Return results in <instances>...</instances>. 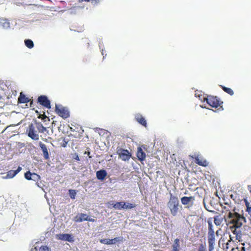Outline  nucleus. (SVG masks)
<instances>
[{
    "label": "nucleus",
    "mask_w": 251,
    "mask_h": 251,
    "mask_svg": "<svg viewBox=\"0 0 251 251\" xmlns=\"http://www.w3.org/2000/svg\"><path fill=\"white\" fill-rule=\"evenodd\" d=\"M230 197L235 203L238 204L240 203L242 201H244V199H246L244 198H240V195L236 192H234L233 194H232L230 195Z\"/></svg>",
    "instance_id": "16"
},
{
    "label": "nucleus",
    "mask_w": 251,
    "mask_h": 251,
    "mask_svg": "<svg viewBox=\"0 0 251 251\" xmlns=\"http://www.w3.org/2000/svg\"><path fill=\"white\" fill-rule=\"evenodd\" d=\"M136 205L135 203H126L125 202L124 209H131L135 208Z\"/></svg>",
    "instance_id": "25"
},
{
    "label": "nucleus",
    "mask_w": 251,
    "mask_h": 251,
    "mask_svg": "<svg viewBox=\"0 0 251 251\" xmlns=\"http://www.w3.org/2000/svg\"><path fill=\"white\" fill-rule=\"evenodd\" d=\"M136 121L138 122L141 125L146 126H147V122L144 117L140 114H138L135 116Z\"/></svg>",
    "instance_id": "17"
},
{
    "label": "nucleus",
    "mask_w": 251,
    "mask_h": 251,
    "mask_svg": "<svg viewBox=\"0 0 251 251\" xmlns=\"http://www.w3.org/2000/svg\"><path fill=\"white\" fill-rule=\"evenodd\" d=\"M137 157L139 160L143 161L145 160L146 155L141 147H138L136 153Z\"/></svg>",
    "instance_id": "14"
},
{
    "label": "nucleus",
    "mask_w": 251,
    "mask_h": 251,
    "mask_svg": "<svg viewBox=\"0 0 251 251\" xmlns=\"http://www.w3.org/2000/svg\"><path fill=\"white\" fill-rule=\"evenodd\" d=\"M39 251H49V248L47 246H42Z\"/></svg>",
    "instance_id": "34"
},
{
    "label": "nucleus",
    "mask_w": 251,
    "mask_h": 251,
    "mask_svg": "<svg viewBox=\"0 0 251 251\" xmlns=\"http://www.w3.org/2000/svg\"><path fill=\"white\" fill-rule=\"evenodd\" d=\"M203 203H204V207L205 208V209L209 211H211V210L209 209V208L207 207V206L206 205V204L204 203V201H203Z\"/></svg>",
    "instance_id": "40"
},
{
    "label": "nucleus",
    "mask_w": 251,
    "mask_h": 251,
    "mask_svg": "<svg viewBox=\"0 0 251 251\" xmlns=\"http://www.w3.org/2000/svg\"><path fill=\"white\" fill-rule=\"evenodd\" d=\"M167 207L169 209L171 214L174 216H176L180 212L179 202L177 197L170 193V197L167 203Z\"/></svg>",
    "instance_id": "2"
},
{
    "label": "nucleus",
    "mask_w": 251,
    "mask_h": 251,
    "mask_svg": "<svg viewBox=\"0 0 251 251\" xmlns=\"http://www.w3.org/2000/svg\"><path fill=\"white\" fill-rule=\"evenodd\" d=\"M2 22H1V23L3 25L4 27L7 28L9 27L10 24L9 22L6 20H3Z\"/></svg>",
    "instance_id": "31"
},
{
    "label": "nucleus",
    "mask_w": 251,
    "mask_h": 251,
    "mask_svg": "<svg viewBox=\"0 0 251 251\" xmlns=\"http://www.w3.org/2000/svg\"><path fill=\"white\" fill-rule=\"evenodd\" d=\"M222 221H214V223H215L216 225H220L221 224Z\"/></svg>",
    "instance_id": "37"
},
{
    "label": "nucleus",
    "mask_w": 251,
    "mask_h": 251,
    "mask_svg": "<svg viewBox=\"0 0 251 251\" xmlns=\"http://www.w3.org/2000/svg\"><path fill=\"white\" fill-rule=\"evenodd\" d=\"M38 249L37 247H34V248H32L31 250V251H37Z\"/></svg>",
    "instance_id": "41"
},
{
    "label": "nucleus",
    "mask_w": 251,
    "mask_h": 251,
    "mask_svg": "<svg viewBox=\"0 0 251 251\" xmlns=\"http://www.w3.org/2000/svg\"><path fill=\"white\" fill-rule=\"evenodd\" d=\"M181 203L184 205H187L189 204L192 206L195 201V197L193 196L190 197H183L180 199Z\"/></svg>",
    "instance_id": "10"
},
{
    "label": "nucleus",
    "mask_w": 251,
    "mask_h": 251,
    "mask_svg": "<svg viewBox=\"0 0 251 251\" xmlns=\"http://www.w3.org/2000/svg\"><path fill=\"white\" fill-rule=\"evenodd\" d=\"M203 101H206L208 104L214 108L218 107L223 103V102L217 97L212 96H209L207 98H204Z\"/></svg>",
    "instance_id": "6"
},
{
    "label": "nucleus",
    "mask_w": 251,
    "mask_h": 251,
    "mask_svg": "<svg viewBox=\"0 0 251 251\" xmlns=\"http://www.w3.org/2000/svg\"><path fill=\"white\" fill-rule=\"evenodd\" d=\"M75 220H91L88 218V216L86 214L78 213L75 217Z\"/></svg>",
    "instance_id": "23"
},
{
    "label": "nucleus",
    "mask_w": 251,
    "mask_h": 251,
    "mask_svg": "<svg viewBox=\"0 0 251 251\" xmlns=\"http://www.w3.org/2000/svg\"><path fill=\"white\" fill-rule=\"evenodd\" d=\"M79 221V222H82V221H81V220H80V221Z\"/></svg>",
    "instance_id": "45"
},
{
    "label": "nucleus",
    "mask_w": 251,
    "mask_h": 251,
    "mask_svg": "<svg viewBox=\"0 0 251 251\" xmlns=\"http://www.w3.org/2000/svg\"><path fill=\"white\" fill-rule=\"evenodd\" d=\"M38 118L39 119H41L42 120H44L46 118L48 119V120L50 121V119H49L48 117H47V116L45 114H40L39 116H38Z\"/></svg>",
    "instance_id": "33"
},
{
    "label": "nucleus",
    "mask_w": 251,
    "mask_h": 251,
    "mask_svg": "<svg viewBox=\"0 0 251 251\" xmlns=\"http://www.w3.org/2000/svg\"><path fill=\"white\" fill-rule=\"evenodd\" d=\"M195 95L196 96H197V93H196Z\"/></svg>",
    "instance_id": "44"
},
{
    "label": "nucleus",
    "mask_w": 251,
    "mask_h": 251,
    "mask_svg": "<svg viewBox=\"0 0 251 251\" xmlns=\"http://www.w3.org/2000/svg\"><path fill=\"white\" fill-rule=\"evenodd\" d=\"M55 112L58 116L64 119L70 117V112L68 109L61 104H55Z\"/></svg>",
    "instance_id": "5"
},
{
    "label": "nucleus",
    "mask_w": 251,
    "mask_h": 251,
    "mask_svg": "<svg viewBox=\"0 0 251 251\" xmlns=\"http://www.w3.org/2000/svg\"><path fill=\"white\" fill-rule=\"evenodd\" d=\"M84 154H87V155H88V157H89V158H91L92 157L90 155V151H85L84 152Z\"/></svg>",
    "instance_id": "38"
},
{
    "label": "nucleus",
    "mask_w": 251,
    "mask_h": 251,
    "mask_svg": "<svg viewBox=\"0 0 251 251\" xmlns=\"http://www.w3.org/2000/svg\"><path fill=\"white\" fill-rule=\"evenodd\" d=\"M244 201L247 207V211L248 212L249 214L251 216V206L247 199H244Z\"/></svg>",
    "instance_id": "29"
},
{
    "label": "nucleus",
    "mask_w": 251,
    "mask_h": 251,
    "mask_svg": "<svg viewBox=\"0 0 251 251\" xmlns=\"http://www.w3.org/2000/svg\"><path fill=\"white\" fill-rule=\"evenodd\" d=\"M69 194L70 198L74 200L75 199L76 194L75 190H73V189H70L69 190Z\"/></svg>",
    "instance_id": "30"
},
{
    "label": "nucleus",
    "mask_w": 251,
    "mask_h": 251,
    "mask_svg": "<svg viewBox=\"0 0 251 251\" xmlns=\"http://www.w3.org/2000/svg\"><path fill=\"white\" fill-rule=\"evenodd\" d=\"M124 205H125V202L124 201L116 202L112 204L113 207L118 210L124 209Z\"/></svg>",
    "instance_id": "20"
},
{
    "label": "nucleus",
    "mask_w": 251,
    "mask_h": 251,
    "mask_svg": "<svg viewBox=\"0 0 251 251\" xmlns=\"http://www.w3.org/2000/svg\"><path fill=\"white\" fill-rule=\"evenodd\" d=\"M22 170V167L19 166L16 170H10L7 173L6 178H12L14 177Z\"/></svg>",
    "instance_id": "15"
},
{
    "label": "nucleus",
    "mask_w": 251,
    "mask_h": 251,
    "mask_svg": "<svg viewBox=\"0 0 251 251\" xmlns=\"http://www.w3.org/2000/svg\"><path fill=\"white\" fill-rule=\"evenodd\" d=\"M74 159H75V160H77V161H79V160H80V159H79V156H78V154H76V153H75V156H74Z\"/></svg>",
    "instance_id": "36"
},
{
    "label": "nucleus",
    "mask_w": 251,
    "mask_h": 251,
    "mask_svg": "<svg viewBox=\"0 0 251 251\" xmlns=\"http://www.w3.org/2000/svg\"><path fill=\"white\" fill-rule=\"evenodd\" d=\"M68 141H66L65 140H64L63 143L62 145H61V146L63 147H66L67 146V144H68Z\"/></svg>",
    "instance_id": "35"
},
{
    "label": "nucleus",
    "mask_w": 251,
    "mask_h": 251,
    "mask_svg": "<svg viewBox=\"0 0 251 251\" xmlns=\"http://www.w3.org/2000/svg\"><path fill=\"white\" fill-rule=\"evenodd\" d=\"M195 162L200 166L207 167L209 165L208 162L205 159L201 158L199 156L195 157Z\"/></svg>",
    "instance_id": "11"
},
{
    "label": "nucleus",
    "mask_w": 251,
    "mask_h": 251,
    "mask_svg": "<svg viewBox=\"0 0 251 251\" xmlns=\"http://www.w3.org/2000/svg\"><path fill=\"white\" fill-rule=\"evenodd\" d=\"M241 251H245V248L244 247H242L241 249Z\"/></svg>",
    "instance_id": "42"
},
{
    "label": "nucleus",
    "mask_w": 251,
    "mask_h": 251,
    "mask_svg": "<svg viewBox=\"0 0 251 251\" xmlns=\"http://www.w3.org/2000/svg\"><path fill=\"white\" fill-rule=\"evenodd\" d=\"M37 102L48 109L51 108L50 101L46 96L41 95L39 96L37 99Z\"/></svg>",
    "instance_id": "8"
},
{
    "label": "nucleus",
    "mask_w": 251,
    "mask_h": 251,
    "mask_svg": "<svg viewBox=\"0 0 251 251\" xmlns=\"http://www.w3.org/2000/svg\"><path fill=\"white\" fill-rule=\"evenodd\" d=\"M231 241H232V238L231 237V235H230V240H229L227 243H226V248H228L227 246L229 245V243Z\"/></svg>",
    "instance_id": "39"
},
{
    "label": "nucleus",
    "mask_w": 251,
    "mask_h": 251,
    "mask_svg": "<svg viewBox=\"0 0 251 251\" xmlns=\"http://www.w3.org/2000/svg\"><path fill=\"white\" fill-rule=\"evenodd\" d=\"M208 231L207 234L208 251H212L215 244V236L211 221H208Z\"/></svg>",
    "instance_id": "3"
},
{
    "label": "nucleus",
    "mask_w": 251,
    "mask_h": 251,
    "mask_svg": "<svg viewBox=\"0 0 251 251\" xmlns=\"http://www.w3.org/2000/svg\"><path fill=\"white\" fill-rule=\"evenodd\" d=\"M112 240V244H115L116 243H121L123 242L124 241V238L122 236L115 237L113 239H111Z\"/></svg>",
    "instance_id": "27"
},
{
    "label": "nucleus",
    "mask_w": 251,
    "mask_h": 251,
    "mask_svg": "<svg viewBox=\"0 0 251 251\" xmlns=\"http://www.w3.org/2000/svg\"><path fill=\"white\" fill-rule=\"evenodd\" d=\"M100 242L101 244L106 245H111L112 244V240L109 239H101L100 240Z\"/></svg>",
    "instance_id": "28"
},
{
    "label": "nucleus",
    "mask_w": 251,
    "mask_h": 251,
    "mask_svg": "<svg viewBox=\"0 0 251 251\" xmlns=\"http://www.w3.org/2000/svg\"><path fill=\"white\" fill-rule=\"evenodd\" d=\"M55 238L57 240H62L64 241H68L69 242H73L74 238L70 234H56Z\"/></svg>",
    "instance_id": "9"
},
{
    "label": "nucleus",
    "mask_w": 251,
    "mask_h": 251,
    "mask_svg": "<svg viewBox=\"0 0 251 251\" xmlns=\"http://www.w3.org/2000/svg\"><path fill=\"white\" fill-rule=\"evenodd\" d=\"M39 145L43 153L44 158L46 160L48 159L49 158V153L46 145L41 142H39Z\"/></svg>",
    "instance_id": "13"
},
{
    "label": "nucleus",
    "mask_w": 251,
    "mask_h": 251,
    "mask_svg": "<svg viewBox=\"0 0 251 251\" xmlns=\"http://www.w3.org/2000/svg\"><path fill=\"white\" fill-rule=\"evenodd\" d=\"M198 251H206L205 246L203 244H201L199 246Z\"/></svg>",
    "instance_id": "32"
},
{
    "label": "nucleus",
    "mask_w": 251,
    "mask_h": 251,
    "mask_svg": "<svg viewBox=\"0 0 251 251\" xmlns=\"http://www.w3.org/2000/svg\"><path fill=\"white\" fill-rule=\"evenodd\" d=\"M107 174L105 170H100L98 171L96 173L97 178L99 179L102 180L106 176Z\"/></svg>",
    "instance_id": "18"
},
{
    "label": "nucleus",
    "mask_w": 251,
    "mask_h": 251,
    "mask_svg": "<svg viewBox=\"0 0 251 251\" xmlns=\"http://www.w3.org/2000/svg\"><path fill=\"white\" fill-rule=\"evenodd\" d=\"M34 177V176H36L37 177H39L38 175H37L35 173H31L30 171H27L25 174V177L27 180H30L33 179L31 176Z\"/></svg>",
    "instance_id": "21"
},
{
    "label": "nucleus",
    "mask_w": 251,
    "mask_h": 251,
    "mask_svg": "<svg viewBox=\"0 0 251 251\" xmlns=\"http://www.w3.org/2000/svg\"><path fill=\"white\" fill-rule=\"evenodd\" d=\"M25 45L29 49H32L34 47V43L31 40L26 39L25 40Z\"/></svg>",
    "instance_id": "26"
},
{
    "label": "nucleus",
    "mask_w": 251,
    "mask_h": 251,
    "mask_svg": "<svg viewBox=\"0 0 251 251\" xmlns=\"http://www.w3.org/2000/svg\"><path fill=\"white\" fill-rule=\"evenodd\" d=\"M220 87L226 93L230 95V96H232L234 94L233 91L230 88L226 87L223 85H220Z\"/></svg>",
    "instance_id": "24"
},
{
    "label": "nucleus",
    "mask_w": 251,
    "mask_h": 251,
    "mask_svg": "<svg viewBox=\"0 0 251 251\" xmlns=\"http://www.w3.org/2000/svg\"><path fill=\"white\" fill-rule=\"evenodd\" d=\"M228 217L229 218H232V220H240L241 218L242 219V220H245V217L236 212L234 209L232 212H229Z\"/></svg>",
    "instance_id": "12"
},
{
    "label": "nucleus",
    "mask_w": 251,
    "mask_h": 251,
    "mask_svg": "<svg viewBox=\"0 0 251 251\" xmlns=\"http://www.w3.org/2000/svg\"><path fill=\"white\" fill-rule=\"evenodd\" d=\"M117 153L123 161H128L131 156V154L127 150L123 149L121 148L117 149Z\"/></svg>",
    "instance_id": "7"
},
{
    "label": "nucleus",
    "mask_w": 251,
    "mask_h": 251,
    "mask_svg": "<svg viewBox=\"0 0 251 251\" xmlns=\"http://www.w3.org/2000/svg\"><path fill=\"white\" fill-rule=\"evenodd\" d=\"M173 249L172 251H179V240L178 239H176L174 241V243L172 246Z\"/></svg>",
    "instance_id": "22"
},
{
    "label": "nucleus",
    "mask_w": 251,
    "mask_h": 251,
    "mask_svg": "<svg viewBox=\"0 0 251 251\" xmlns=\"http://www.w3.org/2000/svg\"><path fill=\"white\" fill-rule=\"evenodd\" d=\"M46 130L47 128L41 122L35 121L29 125L26 130V134L32 140L37 141L39 138L38 132L44 133Z\"/></svg>",
    "instance_id": "1"
},
{
    "label": "nucleus",
    "mask_w": 251,
    "mask_h": 251,
    "mask_svg": "<svg viewBox=\"0 0 251 251\" xmlns=\"http://www.w3.org/2000/svg\"><path fill=\"white\" fill-rule=\"evenodd\" d=\"M30 100L24 94H23L22 93H20V96L18 100V103H25L28 102Z\"/></svg>",
    "instance_id": "19"
},
{
    "label": "nucleus",
    "mask_w": 251,
    "mask_h": 251,
    "mask_svg": "<svg viewBox=\"0 0 251 251\" xmlns=\"http://www.w3.org/2000/svg\"><path fill=\"white\" fill-rule=\"evenodd\" d=\"M230 223L233 225L230 228L233 234L235 235L236 240L239 242L242 241V232L240 228L243 225L242 223L240 221H230Z\"/></svg>",
    "instance_id": "4"
},
{
    "label": "nucleus",
    "mask_w": 251,
    "mask_h": 251,
    "mask_svg": "<svg viewBox=\"0 0 251 251\" xmlns=\"http://www.w3.org/2000/svg\"><path fill=\"white\" fill-rule=\"evenodd\" d=\"M32 103H33V101H32L31 102H30V106H31V105H32Z\"/></svg>",
    "instance_id": "43"
}]
</instances>
